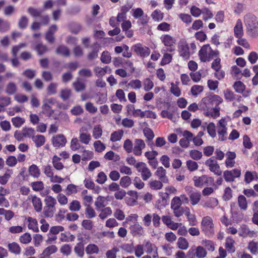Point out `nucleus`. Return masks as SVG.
Segmentation results:
<instances>
[{
	"instance_id": "a18cd8bd",
	"label": "nucleus",
	"mask_w": 258,
	"mask_h": 258,
	"mask_svg": "<svg viewBox=\"0 0 258 258\" xmlns=\"http://www.w3.org/2000/svg\"><path fill=\"white\" fill-rule=\"evenodd\" d=\"M204 87L202 86L195 85L190 89V92L193 96H196L199 93L203 92Z\"/></svg>"
},
{
	"instance_id": "ddd939ff",
	"label": "nucleus",
	"mask_w": 258,
	"mask_h": 258,
	"mask_svg": "<svg viewBox=\"0 0 258 258\" xmlns=\"http://www.w3.org/2000/svg\"><path fill=\"white\" fill-rule=\"evenodd\" d=\"M32 140L35 143L36 147L39 148L43 146L45 143V138L43 135H38L32 137Z\"/></svg>"
},
{
	"instance_id": "423d86ee",
	"label": "nucleus",
	"mask_w": 258,
	"mask_h": 258,
	"mask_svg": "<svg viewBox=\"0 0 258 258\" xmlns=\"http://www.w3.org/2000/svg\"><path fill=\"white\" fill-rule=\"evenodd\" d=\"M57 30V26L55 24L52 25L48 29L45 34L46 40L52 44L54 42V33Z\"/></svg>"
},
{
	"instance_id": "774afa93",
	"label": "nucleus",
	"mask_w": 258,
	"mask_h": 258,
	"mask_svg": "<svg viewBox=\"0 0 258 258\" xmlns=\"http://www.w3.org/2000/svg\"><path fill=\"white\" fill-rule=\"evenodd\" d=\"M224 97L226 100L232 101L235 99V95L229 89H227L224 92Z\"/></svg>"
},
{
	"instance_id": "f8f14e48",
	"label": "nucleus",
	"mask_w": 258,
	"mask_h": 258,
	"mask_svg": "<svg viewBox=\"0 0 258 258\" xmlns=\"http://www.w3.org/2000/svg\"><path fill=\"white\" fill-rule=\"evenodd\" d=\"M162 42L166 46L171 47L175 43L176 40L168 34L163 35L161 37Z\"/></svg>"
},
{
	"instance_id": "72a5a7b5",
	"label": "nucleus",
	"mask_w": 258,
	"mask_h": 258,
	"mask_svg": "<svg viewBox=\"0 0 258 258\" xmlns=\"http://www.w3.org/2000/svg\"><path fill=\"white\" fill-rule=\"evenodd\" d=\"M143 133L147 138V141H152L155 136L153 131L149 127H146L143 130Z\"/></svg>"
},
{
	"instance_id": "1a4fd4ad",
	"label": "nucleus",
	"mask_w": 258,
	"mask_h": 258,
	"mask_svg": "<svg viewBox=\"0 0 258 258\" xmlns=\"http://www.w3.org/2000/svg\"><path fill=\"white\" fill-rule=\"evenodd\" d=\"M210 47L209 44H205L199 50V56L201 61L206 62L209 61V59H208V56H207V48L208 47L210 48Z\"/></svg>"
},
{
	"instance_id": "de8ad7c7",
	"label": "nucleus",
	"mask_w": 258,
	"mask_h": 258,
	"mask_svg": "<svg viewBox=\"0 0 258 258\" xmlns=\"http://www.w3.org/2000/svg\"><path fill=\"white\" fill-rule=\"evenodd\" d=\"M57 251V247L55 245H51L44 249V253H46L47 256L55 253Z\"/></svg>"
},
{
	"instance_id": "2f4dec72",
	"label": "nucleus",
	"mask_w": 258,
	"mask_h": 258,
	"mask_svg": "<svg viewBox=\"0 0 258 258\" xmlns=\"http://www.w3.org/2000/svg\"><path fill=\"white\" fill-rule=\"evenodd\" d=\"M149 185L151 189L154 190L160 189L163 187V183L159 180H153L150 181Z\"/></svg>"
},
{
	"instance_id": "13d9d810",
	"label": "nucleus",
	"mask_w": 258,
	"mask_h": 258,
	"mask_svg": "<svg viewBox=\"0 0 258 258\" xmlns=\"http://www.w3.org/2000/svg\"><path fill=\"white\" fill-rule=\"evenodd\" d=\"M35 131L32 128L24 127L22 131L23 136L25 137L31 138L34 135Z\"/></svg>"
},
{
	"instance_id": "f3484780",
	"label": "nucleus",
	"mask_w": 258,
	"mask_h": 258,
	"mask_svg": "<svg viewBox=\"0 0 258 258\" xmlns=\"http://www.w3.org/2000/svg\"><path fill=\"white\" fill-rule=\"evenodd\" d=\"M123 135V131L122 130H119L117 131L113 132L110 136V141L112 142H115L121 140Z\"/></svg>"
},
{
	"instance_id": "ea45409f",
	"label": "nucleus",
	"mask_w": 258,
	"mask_h": 258,
	"mask_svg": "<svg viewBox=\"0 0 258 258\" xmlns=\"http://www.w3.org/2000/svg\"><path fill=\"white\" fill-rule=\"evenodd\" d=\"M223 177L227 182H232L235 178V176H234V174L232 173V171L230 170L225 171L223 173Z\"/></svg>"
},
{
	"instance_id": "f03ea898",
	"label": "nucleus",
	"mask_w": 258,
	"mask_h": 258,
	"mask_svg": "<svg viewBox=\"0 0 258 258\" xmlns=\"http://www.w3.org/2000/svg\"><path fill=\"white\" fill-rule=\"evenodd\" d=\"M208 95L204 97L202 99V102L205 105V107H203V110H205L206 108L207 110L212 108L214 104L215 105H220L223 102L222 98L219 95L214 94L213 92H209Z\"/></svg>"
},
{
	"instance_id": "39448f33",
	"label": "nucleus",
	"mask_w": 258,
	"mask_h": 258,
	"mask_svg": "<svg viewBox=\"0 0 258 258\" xmlns=\"http://www.w3.org/2000/svg\"><path fill=\"white\" fill-rule=\"evenodd\" d=\"M180 55L183 57H189V46L185 40H180L178 45Z\"/></svg>"
},
{
	"instance_id": "680f3d73",
	"label": "nucleus",
	"mask_w": 258,
	"mask_h": 258,
	"mask_svg": "<svg viewBox=\"0 0 258 258\" xmlns=\"http://www.w3.org/2000/svg\"><path fill=\"white\" fill-rule=\"evenodd\" d=\"M152 174L150 170L147 167H143L142 169V177L144 180H147Z\"/></svg>"
},
{
	"instance_id": "7ed1b4c3",
	"label": "nucleus",
	"mask_w": 258,
	"mask_h": 258,
	"mask_svg": "<svg viewBox=\"0 0 258 258\" xmlns=\"http://www.w3.org/2000/svg\"><path fill=\"white\" fill-rule=\"evenodd\" d=\"M134 50V52L138 55L142 57H145L149 55L151 50L150 48L147 46L143 47L140 43L134 45L131 48Z\"/></svg>"
},
{
	"instance_id": "9b49d317",
	"label": "nucleus",
	"mask_w": 258,
	"mask_h": 258,
	"mask_svg": "<svg viewBox=\"0 0 258 258\" xmlns=\"http://www.w3.org/2000/svg\"><path fill=\"white\" fill-rule=\"evenodd\" d=\"M131 233L134 236L137 235L141 236L143 235V227L137 222L135 224L131 225L130 227Z\"/></svg>"
},
{
	"instance_id": "c9c22d12",
	"label": "nucleus",
	"mask_w": 258,
	"mask_h": 258,
	"mask_svg": "<svg viewBox=\"0 0 258 258\" xmlns=\"http://www.w3.org/2000/svg\"><path fill=\"white\" fill-rule=\"evenodd\" d=\"M218 204V201L216 198H211L207 201L204 205V207L213 209Z\"/></svg>"
},
{
	"instance_id": "4be33fe9",
	"label": "nucleus",
	"mask_w": 258,
	"mask_h": 258,
	"mask_svg": "<svg viewBox=\"0 0 258 258\" xmlns=\"http://www.w3.org/2000/svg\"><path fill=\"white\" fill-rule=\"evenodd\" d=\"M238 204L241 209L245 210L247 208V203L246 198L242 195L238 197Z\"/></svg>"
},
{
	"instance_id": "f257e3e1",
	"label": "nucleus",
	"mask_w": 258,
	"mask_h": 258,
	"mask_svg": "<svg viewBox=\"0 0 258 258\" xmlns=\"http://www.w3.org/2000/svg\"><path fill=\"white\" fill-rule=\"evenodd\" d=\"M244 22L248 35L253 38L256 37L258 36V21L256 17L253 14H249L245 16Z\"/></svg>"
},
{
	"instance_id": "e433bc0d",
	"label": "nucleus",
	"mask_w": 258,
	"mask_h": 258,
	"mask_svg": "<svg viewBox=\"0 0 258 258\" xmlns=\"http://www.w3.org/2000/svg\"><path fill=\"white\" fill-rule=\"evenodd\" d=\"M213 157L209 158L205 162V164L210 167V171H213V167L217 168H219V165L218 164L216 160L213 159Z\"/></svg>"
},
{
	"instance_id": "3c124183",
	"label": "nucleus",
	"mask_w": 258,
	"mask_h": 258,
	"mask_svg": "<svg viewBox=\"0 0 258 258\" xmlns=\"http://www.w3.org/2000/svg\"><path fill=\"white\" fill-rule=\"evenodd\" d=\"M154 87L153 82L149 79L146 78L144 82V89L145 91L151 90Z\"/></svg>"
},
{
	"instance_id": "2eb2a0df",
	"label": "nucleus",
	"mask_w": 258,
	"mask_h": 258,
	"mask_svg": "<svg viewBox=\"0 0 258 258\" xmlns=\"http://www.w3.org/2000/svg\"><path fill=\"white\" fill-rule=\"evenodd\" d=\"M235 241L230 236L226 238L225 246L229 252H234L235 251V248L234 246Z\"/></svg>"
},
{
	"instance_id": "f704fd0d",
	"label": "nucleus",
	"mask_w": 258,
	"mask_h": 258,
	"mask_svg": "<svg viewBox=\"0 0 258 258\" xmlns=\"http://www.w3.org/2000/svg\"><path fill=\"white\" fill-rule=\"evenodd\" d=\"M172 60V54L168 53H165L164 54L163 58L161 59V61L160 62V65L163 66L167 64H169L170 62H171Z\"/></svg>"
},
{
	"instance_id": "c85d7f7f",
	"label": "nucleus",
	"mask_w": 258,
	"mask_h": 258,
	"mask_svg": "<svg viewBox=\"0 0 258 258\" xmlns=\"http://www.w3.org/2000/svg\"><path fill=\"white\" fill-rule=\"evenodd\" d=\"M111 59V57L108 51L105 50L102 53L100 60L102 63L108 64L110 62Z\"/></svg>"
},
{
	"instance_id": "9d476101",
	"label": "nucleus",
	"mask_w": 258,
	"mask_h": 258,
	"mask_svg": "<svg viewBox=\"0 0 258 258\" xmlns=\"http://www.w3.org/2000/svg\"><path fill=\"white\" fill-rule=\"evenodd\" d=\"M30 197H32V202L35 210L37 212H40L42 210V204L41 199L36 196H33L32 195L29 196L28 198L30 199Z\"/></svg>"
},
{
	"instance_id": "dca6fc26",
	"label": "nucleus",
	"mask_w": 258,
	"mask_h": 258,
	"mask_svg": "<svg viewBox=\"0 0 258 258\" xmlns=\"http://www.w3.org/2000/svg\"><path fill=\"white\" fill-rule=\"evenodd\" d=\"M29 174L35 178H38L40 175V171L35 164H32L29 168Z\"/></svg>"
},
{
	"instance_id": "e2e57ef3",
	"label": "nucleus",
	"mask_w": 258,
	"mask_h": 258,
	"mask_svg": "<svg viewBox=\"0 0 258 258\" xmlns=\"http://www.w3.org/2000/svg\"><path fill=\"white\" fill-rule=\"evenodd\" d=\"M133 143L130 139L125 140L123 144V148L127 153H131L133 150Z\"/></svg>"
},
{
	"instance_id": "69168bd1",
	"label": "nucleus",
	"mask_w": 258,
	"mask_h": 258,
	"mask_svg": "<svg viewBox=\"0 0 258 258\" xmlns=\"http://www.w3.org/2000/svg\"><path fill=\"white\" fill-rule=\"evenodd\" d=\"M98 178L96 181L99 184H103L107 180V176L103 171L98 173L97 175Z\"/></svg>"
},
{
	"instance_id": "a878e982",
	"label": "nucleus",
	"mask_w": 258,
	"mask_h": 258,
	"mask_svg": "<svg viewBox=\"0 0 258 258\" xmlns=\"http://www.w3.org/2000/svg\"><path fill=\"white\" fill-rule=\"evenodd\" d=\"M44 202L47 207L48 208H54V206L56 204V201L55 198L51 196H47L44 200Z\"/></svg>"
},
{
	"instance_id": "8fccbe9b",
	"label": "nucleus",
	"mask_w": 258,
	"mask_h": 258,
	"mask_svg": "<svg viewBox=\"0 0 258 258\" xmlns=\"http://www.w3.org/2000/svg\"><path fill=\"white\" fill-rule=\"evenodd\" d=\"M80 202L77 200H73L71 203L69 209L72 211H78L81 209Z\"/></svg>"
},
{
	"instance_id": "6e6d98bb",
	"label": "nucleus",
	"mask_w": 258,
	"mask_h": 258,
	"mask_svg": "<svg viewBox=\"0 0 258 258\" xmlns=\"http://www.w3.org/2000/svg\"><path fill=\"white\" fill-rule=\"evenodd\" d=\"M243 145L245 148L248 149H251L253 146L252 143L251 142L249 137L247 135H245L243 136Z\"/></svg>"
},
{
	"instance_id": "c756f323",
	"label": "nucleus",
	"mask_w": 258,
	"mask_h": 258,
	"mask_svg": "<svg viewBox=\"0 0 258 258\" xmlns=\"http://www.w3.org/2000/svg\"><path fill=\"white\" fill-rule=\"evenodd\" d=\"M84 205L87 206V208L85 210L86 217L89 219L95 217L96 213L93 208L90 205H87L86 203H84Z\"/></svg>"
},
{
	"instance_id": "aec40b11",
	"label": "nucleus",
	"mask_w": 258,
	"mask_h": 258,
	"mask_svg": "<svg viewBox=\"0 0 258 258\" xmlns=\"http://www.w3.org/2000/svg\"><path fill=\"white\" fill-rule=\"evenodd\" d=\"M201 194L200 192H192L189 195L190 203L192 205L197 204L201 200Z\"/></svg>"
},
{
	"instance_id": "603ef678",
	"label": "nucleus",
	"mask_w": 258,
	"mask_h": 258,
	"mask_svg": "<svg viewBox=\"0 0 258 258\" xmlns=\"http://www.w3.org/2000/svg\"><path fill=\"white\" fill-rule=\"evenodd\" d=\"M232 197V190L229 187H227L224 189V193L222 198L224 201H227L230 200Z\"/></svg>"
},
{
	"instance_id": "0eeeda50",
	"label": "nucleus",
	"mask_w": 258,
	"mask_h": 258,
	"mask_svg": "<svg viewBox=\"0 0 258 258\" xmlns=\"http://www.w3.org/2000/svg\"><path fill=\"white\" fill-rule=\"evenodd\" d=\"M70 32L74 34H78L82 28L81 25L75 22H71L68 25Z\"/></svg>"
},
{
	"instance_id": "5fc2aeb1",
	"label": "nucleus",
	"mask_w": 258,
	"mask_h": 258,
	"mask_svg": "<svg viewBox=\"0 0 258 258\" xmlns=\"http://www.w3.org/2000/svg\"><path fill=\"white\" fill-rule=\"evenodd\" d=\"M60 251V252L68 256L70 255L72 252V247L70 244H65L61 247Z\"/></svg>"
},
{
	"instance_id": "b1692460",
	"label": "nucleus",
	"mask_w": 258,
	"mask_h": 258,
	"mask_svg": "<svg viewBox=\"0 0 258 258\" xmlns=\"http://www.w3.org/2000/svg\"><path fill=\"white\" fill-rule=\"evenodd\" d=\"M163 16L164 14L159 10H155L151 14L152 19L157 22L162 20Z\"/></svg>"
},
{
	"instance_id": "4d7b16f0",
	"label": "nucleus",
	"mask_w": 258,
	"mask_h": 258,
	"mask_svg": "<svg viewBox=\"0 0 258 258\" xmlns=\"http://www.w3.org/2000/svg\"><path fill=\"white\" fill-rule=\"evenodd\" d=\"M221 59L219 57L216 58L214 59V61L212 63L211 68L216 72H218L221 68L220 64Z\"/></svg>"
},
{
	"instance_id": "6e6552de",
	"label": "nucleus",
	"mask_w": 258,
	"mask_h": 258,
	"mask_svg": "<svg viewBox=\"0 0 258 258\" xmlns=\"http://www.w3.org/2000/svg\"><path fill=\"white\" fill-rule=\"evenodd\" d=\"M234 36L237 38H241L243 35L242 24L240 19L237 21L236 24L234 28Z\"/></svg>"
},
{
	"instance_id": "0e129e2a",
	"label": "nucleus",
	"mask_w": 258,
	"mask_h": 258,
	"mask_svg": "<svg viewBox=\"0 0 258 258\" xmlns=\"http://www.w3.org/2000/svg\"><path fill=\"white\" fill-rule=\"evenodd\" d=\"M202 243L205 245L208 250L213 251L215 250L214 244L212 241L205 239L202 241Z\"/></svg>"
},
{
	"instance_id": "864d4df0",
	"label": "nucleus",
	"mask_w": 258,
	"mask_h": 258,
	"mask_svg": "<svg viewBox=\"0 0 258 258\" xmlns=\"http://www.w3.org/2000/svg\"><path fill=\"white\" fill-rule=\"evenodd\" d=\"M195 36L196 39L199 40L200 42H204L207 39L206 34L203 30L196 32Z\"/></svg>"
},
{
	"instance_id": "4c0bfd02",
	"label": "nucleus",
	"mask_w": 258,
	"mask_h": 258,
	"mask_svg": "<svg viewBox=\"0 0 258 258\" xmlns=\"http://www.w3.org/2000/svg\"><path fill=\"white\" fill-rule=\"evenodd\" d=\"M28 13L33 17H38L41 16L42 10H39L33 7H29L27 10Z\"/></svg>"
},
{
	"instance_id": "a211bd4d",
	"label": "nucleus",
	"mask_w": 258,
	"mask_h": 258,
	"mask_svg": "<svg viewBox=\"0 0 258 258\" xmlns=\"http://www.w3.org/2000/svg\"><path fill=\"white\" fill-rule=\"evenodd\" d=\"M235 91L237 93H242L246 88L245 85L240 81H237L233 85Z\"/></svg>"
},
{
	"instance_id": "393cba45",
	"label": "nucleus",
	"mask_w": 258,
	"mask_h": 258,
	"mask_svg": "<svg viewBox=\"0 0 258 258\" xmlns=\"http://www.w3.org/2000/svg\"><path fill=\"white\" fill-rule=\"evenodd\" d=\"M30 185L33 190L36 191L42 190L44 188V183L41 181H34L31 183Z\"/></svg>"
},
{
	"instance_id": "58836bf2",
	"label": "nucleus",
	"mask_w": 258,
	"mask_h": 258,
	"mask_svg": "<svg viewBox=\"0 0 258 258\" xmlns=\"http://www.w3.org/2000/svg\"><path fill=\"white\" fill-rule=\"evenodd\" d=\"M93 145L95 151L97 152H102L106 148L105 145L99 140L95 141Z\"/></svg>"
},
{
	"instance_id": "09e8293b",
	"label": "nucleus",
	"mask_w": 258,
	"mask_h": 258,
	"mask_svg": "<svg viewBox=\"0 0 258 258\" xmlns=\"http://www.w3.org/2000/svg\"><path fill=\"white\" fill-rule=\"evenodd\" d=\"M207 132L212 138H215L216 136L215 125L213 122H210L207 126Z\"/></svg>"
},
{
	"instance_id": "79ce46f5",
	"label": "nucleus",
	"mask_w": 258,
	"mask_h": 258,
	"mask_svg": "<svg viewBox=\"0 0 258 258\" xmlns=\"http://www.w3.org/2000/svg\"><path fill=\"white\" fill-rule=\"evenodd\" d=\"M108 68V66H105L103 68L96 67L94 68V71L95 72L96 75L98 77H103L107 73V69Z\"/></svg>"
},
{
	"instance_id": "c03bdc74",
	"label": "nucleus",
	"mask_w": 258,
	"mask_h": 258,
	"mask_svg": "<svg viewBox=\"0 0 258 258\" xmlns=\"http://www.w3.org/2000/svg\"><path fill=\"white\" fill-rule=\"evenodd\" d=\"M186 166L187 169L190 171H194L197 170L199 167L198 163L196 161L191 160H188L186 161Z\"/></svg>"
},
{
	"instance_id": "bb28decb",
	"label": "nucleus",
	"mask_w": 258,
	"mask_h": 258,
	"mask_svg": "<svg viewBox=\"0 0 258 258\" xmlns=\"http://www.w3.org/2000/svg\"><path fill=\"white\" fill-rule=\"evenodd\" d=\"M102 135V129L100 124L95 125L93 131V136L95 139L100 138Z\"/></svg>"
},
{
	"instance_id": "6ab92c4d",
	"label": "nucleus",
	"mask_w": 258,
	"mask_h": 258,
	"mask_svg": "<svg viewBox=\"0 0 258 258\" xmlns=\"http://www.w3.org/2000/svg\"><path fill=\"white\" fill-rule=\"evenodd\" d=\"M177 245L179 249L186 250L188 247L189 243L186 238L180 237L178 239Z\"/></svg>"
},
{
	"instance_id": "49530a36",
	"label": "nucleus",
	"mask_w": 258,
	"mask_h": 258,
	"mask_svg": "<svg viewBox=\"0 0 258 258\" xmlns=\"http://www.w3.org/2000/svg\"><path fill=\"white\" fill-rule=\"evenodd\" d=\"M189 155L195 160H200L203 156L201 152L196 150H191L189 152Z\"/></svg>"
},
{
	"instance_id": "7c9ffc66",
	"label": "nucleus",
	"mask_w": 258,
	"mask_h": 258,
	"mask_svg": "<svg viewBox=\"0 0 258 258\" xmlns=\"http://www.w3.org/2000/svg\"><path fill=\"white\" fill-rule=\"evenodd\" d=\"M131 183V179L128 176H124L122 177L119 182L120 185L124 188L128 187Z\"/></svg>"
},
{
	"instance_id": "052dcab7",
	"label": "nucleus",
	"mask_w": 258,
	"mask_h": 258,
	"mask_svg": "<svg viewBox=\"0 0 258 258\" xmlns=\"http://www.w3.org/2000/svg\"><path fill=\"white\" fill-rule=\"evenodd\" d=\"M28 19L27 17L25 16H23L19 20L18 23L19 27L22 29H25L28 25Z\"/></svg>"
},
{
	"instance_id": "473e14b6",
	"label": "nucleus",
	"mask_w": 258,
	"mask_h": 258,
	"mask_svg": "<svg viewBox=\"0 0 258 258\" xmlns=\"http://www.w3.org/2000/svg\"><path fill=\"white\" fill-rule=\"evenodd\" d=\"M73 87L76 92H80L84 90L86 88V85L84 83L76 81L73 84Z\"/></svg>"
},
{
	"instance_id": "a19ab883",
	"label": "nucleus",
	"mask_w": 258,
	"mask_h": 258,
	"mask_svg": "<svg viewBox=\"0 0 258 258\" xmlns=\"http://www.w3.org/2000/svg\"><path fill=\"white\" fill-rule=\"evenodd\" d=\"M10 29L9 23L0 18V32H6Z\"/></svg>"
},
{
	"instance_id": "bf43d9fd",
	"label": "nucleus",
	"mask_w": 258,
	"mask_h": 258,
	"mask_svg": "<svg viewBox=\"0 0 258 258\" xmlns=\"http://www.w3.org/2000/svg\"><path fill=\"white\" fill-rule=\"evenodd\" d=\"M71 90L68 88L62 89L60 91V97L63 100H66L69 98L71 95Z\"/></svg>"
},
{
	"instance_id": "cd10ccee",
	"label": "nucleus",
	"mask_w": 258,
	"mask_h": 258,
	"mask_svg": "<svg viewBox=\"0 0 258 258\" xmlns=\"http://www.w3.org/2000/svg\"><path fill=\"white\" fill-rule=\"evenodd\" d=\"M195 250L196 256L198 258H203L207 255L206 250L202 246H198Z\"/></svg>"
},
{
	"instance_id": "412c9836",
	"label": "nucleus",
	"mask_w": 258,
	"mask_h": 258,
	"mask_svg": "<svg viewBox=\"0 0 258 258\" xmlns=\"http://www.w3.org/2000/svg\"><path fill=\"white\" fill-rule=\"evenodd\" d=\"M74 251L79 257H82L84 254V247L83 242L78 243L74 248Z\"/></svg>"
},
{
	"instance_id": "20e7f679",
	"label": "nucleus",
	"mask_w": 258,
	"mask_h": 258,
	"mask_svg": "<svg viewBox=\"0 0 258 258\" xmlns=\"http://www.w3.org/2000/svg\"><path fill=\"white\" fill-rule=\"evenodd\" d=\"M51 142L54 147L59 148L60 146L64 147L67 141L63 134H58L52 137Z\"/></svg>"
},
{
	"instance_id": "37998d69",
	"label": "nucleus",
	"mask_w": 258,
	"mask_h": 258,
	"mask_svg": "<svg viewBox=\"0 0 258 258\" xmlns=\"http://www.w3.org/2000/svg\"><path fill=\"white\" fill-rule=\"evenodd\" d=\"M20 241L24 244H28L31 242L32 237L29 233H25L19 238Z\"/></svg>"
},
{
	"instance_id": "5701e85b",
	"label": "nucleus",
	"mask_w": 258,
	"mask_h": 258,
	"mask_svg": "<svg viewBox=\"0 0 258 258\" xmlns=\"http://www.w3.org/2000/svg\"><path fill=\"white\" fill-rule=\"evenodd\" d=\"M86 252L88 254L98 253L99 252V248L97 245L95 244H90L86 247Z\"/></svg>"
},
{
	"instance_id": "338daca9",
	"label": "nucleus",
	"mask_w": 258,
	"mask_h": 258,
	"mask_svg": "<svg viewBox=\"0 0 258 258\" xmlns=\"http://www.w3.org/2000/svg\"><path fill=\"white\" fill-rule=\"evenodd\" d=\"M80 139L82 143L87 145L91 140V136L90 134L82 133L80 135Z\"/></svg>"
},
{
	"instance_id": "4468645a",
	"label": "nucleus",
	"mask_w": 258,
	"mask_h": 258,
	"mask_svg": "<svg viewBox=\"0 0 258 258\" xmlns=\"http://www.w3.org/2000/svg\"><path fill=\"white\" fill-rule=\"evenodd\" d=\"M55 52L57 54L69 56L70 54L69 49L63 45H59L56 49Z\"/></svg>"
}]
</instances>
